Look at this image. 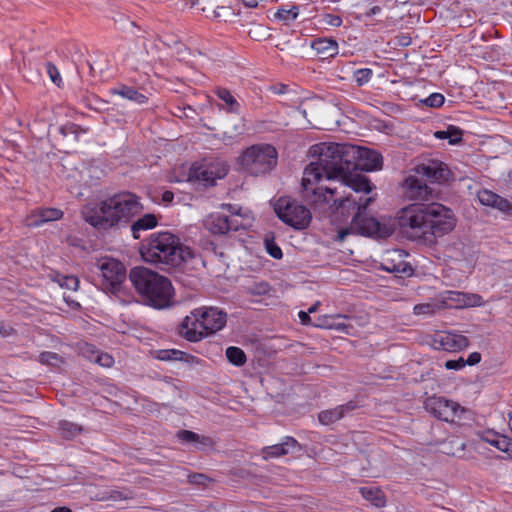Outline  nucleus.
Instances as JSON below:
<instances>
[{
  "label": "nucleus",
  "mask_w": 512,
  "mask_h": 512,
  "mask_svg": "<svg viewBox=\"0 0 512 512\" xmlns=\"http://www.w3.org/2000/svg\"><path fill=\"white\" fill-rule=\"evenodd\" d=\"M265 248L267 253L274 259H281L283 257V253L281 248L276 244L274 239H265Z\"/></svg>",
  "instance_id": "nucleus-39"
},
{
  "label": "nucleus",
  "mask_w": 512,
  "mask_h": 512,
  "mask_svg": "<svg viewBox=\"0 0 512 512\" xmlns=\"http://www.w3.org/2000/svg\"><path fill=\"white\" fill-rule=\"evenodd\" d=\"M227 320V315L216 307H200L186 316L181 325L180 333L188 341L197 342L202 338L221 330Z\"/></svg>",
  "instance_id": "nucleus-6"
},
{
  "label": "nucleus",
  "mask_w": 512,
  "mask_h": 512,
  "mask_svg": "<svg viewBox=\"0 0 512 512\" xmlns=\"http://www.w3.org/2000/svg\"><path fill=\"white\" fill-rule=\"evenodd\" d=\"M248 291L252 295H266L270 291V286L267 282L261 281L258 283H254L252 286L248 287Z\"/></svg>",
  "instance_id": "nucleus-42"
},
{
  "label": "nucleus",
  "mask_w": 512,
  "mask_h": 512,
  "mask_svg": "<svg viewBox=\"0 0 512 512\" xmlns=\"http://www.w3.org/2000/svg\"><path fill=\"white\" fill-rule=\"evenodd\" d=\"M63 217V211L57 208H38L25 219V224L29 227H39L44 223L56 221Z\"/></svg>",
  "instance_id": "nucleus-21"
},
{
  "label": "nucleus",
  "mask_w": 512,
  "mask_h": 512,
  "mask_svg": "<svg viewBox=\"0 0 512 512\" xmlns=\"http://www.w3.org/2000/svg\"><path fill=\"white\" fill-rule=\"evenodd\" d=\"M320 306V302L317 301L315 304H313L311 307L308 308V313L311 314V313H314L317 311L318 307Z\"/></svg>",
  "instance_id": "nucleus-58"
},
{
  "label": "nucleus",
  "mask_w": 512,
  "mask_h": 512,
  "mask_svg": "<svg viewBox=\"0 0 512 512\" xmlns=\"http://www.w3.org/2000/svg\"><path fill=\"white\" fill-rule=\"evenodd\" d=\"M444 96L440 93H432L427 98L421 100V103L425 106L432 107V108H438L441 107L444 103Z\"/></svg>",
  "instance_id": "nucleus-40"
},
{
  "label": "nucleus",
  "mask_w": 512,
  "mask_h": 512,
  "mask_svg": "<svg viewBox=\"0 0 512 512\" xmlns=\"http://www.w3.org/2000/svg\"><path fill=\"white\" fill-rule=\"evenodd\" d=\"M431 345L437 350L456 352L468 347L469 340L461 334L441 332L433 336Z\"/></svg>",
  "instance_id": "nucleus-18"
},
{
  "label": "nucleus",
  "mask_w": 512,
  "mask_h": 512,
  "mask_svg": "<svg viewBox=\"0 0 512 512\" xmlns=\"http://www.w3.org/2000/svg\"><path fill=\"white\" fill-rule=\"evenodd\" d=\"M142 210L139 197L130 192L115 194L99 203H88L82 211L83 219L97 229L108 230L126 225Z\"/></svg>",
  "instance_id": "nucleus-3"
},
{
  "label": "nucleus",
  "mask_w": 512,
  "mask_h": 512,
  "mask_svg": "<svg viewBox=\"0 0 512 512\" xmlns=\"http://www.w3.org/2000/svg\"><path fill=\"white\" fill-rule=\"evenodd\" d=\"M405 198L411 201H430L434 199V190L414 175H409L402 183Z\"/></svg>",
  "instance_id": "nucleus-16"
},
{
  "label": "nucleus",
  "mask_w": 512,
  "mask_h": 512,
  "mask_svg": "<svg viewBox=\"0 0 512 512\" xmlns=\"http://www.w3.org/2000/svg\"><path fill=\"white\" fill-rule=\"evenodd\" d=\"M380 11H381V8L379 6H374L371 9V14L375 15V14L379 13Z\"/></svg>",
  "instance_id": "nucleus-60"
},
{
  "label": "nucleus",
  "mask_w": 512,
  "mask_h": 512,
  "mask_svg": "<svg viewBox=\"0 0 512 512\" xmlns=\"http://www.w3.org/2000/svg\"><path fill=\"white\" fill-rule=\"evenodd\" d=\"M415 172L432 183L442 184L452 178V173L448 166L444 162L436 159H429L416 165Z\"/></svg>",
  "instance_id": "nucleus-14"
},
{
  "label": "nucleus",
  "mask_w": 512,
  "mask_h": 512,
  "mask_svg": "<svg viewBox=\"0 0 512 512\" xmlns=\"http://www.w3.org/2000/svg\"><path fill=\"white\" fill-rule=\"evenodd\" d=\"M356 408L353 402H348L339 405L335 408L321 411L318 415L319 422L323 425H330L342 419L346 414L350 413Z\"/></svg>",
  "instance_id": "nucleus-23"
},
{
  "label": "nucleus",
  "mask_w": 512,
  "mask_h": 512,
  "mask_svg": "<svg viewBox=\"0 0 512 512\" xmlns=\"http://www.w3.org/2000/svg\"><path fill=\"white\" fill-rule=\"evenodd\" d=\"M58 282L61 287L74 291L77 290L79 286V280L76 276H61Z\"/></svg>",
  "instance_id": "nucleus-41"
},
{
  "label": "nucleus",
  "mask_w": 512,
  "mask_h": 512,
  "mask_svg": "<svg viewBox=\"0 0 512 512\" xmlns=\"http://www.w3.org/2000/svg\"><path fill=\"white\" fill-rule=\"evenodd\" d=\"M404 45H407V42H406V39H403V42H402Z\"/></svg>",
  "instance_id": "nucleus-63"
},
{
  "label": "nucleus",
  "mask_w": 512,
  "mask_h": 512,
  "mask_svg": "<svg viewBox=\"0 0 512 512\" xmlns=\"http://www.w3.org/2000/svg\"><path fill=\"white\" fill-rule=\"evenodd\" d=\"M96 268L101 275L102 288L112 294L118 293L126 279L125 266L116 259L103 257L97 261Z\"/></svg>",
  "instance_id": "nucleus-11"
},
{
  "label": "nucleus",
  "mask_w": 512,
  "mask_h": 512,
  "mask_svg": "<svg viewBox=\"0 0 512 512\" xmlns=\"http://www.w3.org/2000/svg\"><path fill=\"white\" fill-rule=\"evenodd\" d=\"M174 199V194L173 192L171 191H165L163 194H162V201L165 203V204H170Z\"/></svg>",
  "instance_id": "nucleus-54"
},
{
  "label": "nucleus",
  "mask_w": 512,
  "mask_h": 512,
  "mask_svg": "<svg viewBox=\"0 0 512 512\" xmlns=\"http://www.w3.org/2000/svg\"><path fill=\"white\" fill-rule=\"evenodd\" d=\"M439 310H441V305H440L437 297L432 302L420 303L413 307V313H414V315H417V316H420V315L432 316Z\"/></svg>",
  "instance_id": "nucleus-33"
},
{
  "label": "nucleus",
  "mask_w": 512,
  "mask_h": 512,
  "mask_svg": "<svg viewBox=\"0 0 512 512\" xmlns=\"http://www.w3.org/2000/svg\"><path fill=\"white\" fill-rule=\"evenodd\" d=\"M221 208L227 210L230 214L223 212H213L204 219V226L212 234L225 235L231 231L246 229L247 223L240 213L241 208H236L232 204H222Z\"/></svg>",
  "instance_id": "nucleus-9"
},
{
  "label": "nucleus",
  "mask_w": 512,
  "mask_h": 512,
  "mask_svg": "<svg viewBox=\"0 0 512 512\" xmlns=\"http://www.w3.org/2000/svg\"><path fill=\"white\" fill-rule=\"evenodd\" d=\"M242 166L252 175L269 172L277 163V151L268 144L254 145L241 156Z\"/></svg>",
  "instance_id": "nucleus-8"
},
{
  "label": "nucleus",
  "mask_w": 512,
  "mask_h": 512,
  "mask_svg": "<svg viewBox=\"0 0 512 512\" xmlns=\"http://www.w3.org/2000/svg\"><path fill=\"white\" fill-rule=\"evenodd\" d=\"M500 437H502V435L494 431H485L481 435V439L493 447H495V442H498Z\"/></svg>",
  "instance_id": "nucleus-46"
},
{
  "label": "nucleus",
  "mask_w": 512,
  "mask_h": 512,
  "mask_svg": "<svg viewBox=\"0 0 512 512\" xmlns=\"http://www.w3.org/2000/svg\"><path fill=\"white\" fill-rule=\"evenodd\" d=\"M178 438L184 442H196L199 440L200 436L189 430H181L178 432Z\"/></svg>",
  "instance_id": "nucleus-47"
},
{
  "label": "nucleus",
  "mask_w": 512,
  "mask_h": 512,
  "mask_svg": "<svg viewBox=\"0 0 512 512\" xmlns=\"http://www.w3.org/2000/svg\"><path fill=\"white\" fill-rule=\"evenodd\" d=\"M437 298L441 305V309H463L468 307H480L484 305L482 296L476 293H465L449 290L440 293Z\"/></svg>",
  "instance_id": "nucleus-13"
},
{
  "label": "nucleus",
  "mask_w": 512,
  "mask_h": 512,
  "mask_svg": "<svg viewBox=\"0 0 512 512\" xmlns=\"http://www.w3.org/2000/svg\"><path fill=\"white\" fill-rule=\"evenodd\" d=\"M158 219L154 214H145L131 225V232L134 239L140 238V232L153 229L157 226Z\"/></svg>",
  "instance_id": "nucleus-27"
},
{
  "label": "nucleus",
  "mask_w": 512,
  "mask_h": 512,
  "mask_svg": "<svg viewBox=\"0 0 512 512\" xmlns=\"http://www.w3.org/2000/svg\"><path fill=\"white\" fill-rule=\"evenodd\" d=\"M372 76L373 71L370 68L357 69L353 73V79L359 87L367 84L371 80Z\"/></svg>",
  "instance_id": "nucleus-37"
},
{
  "label": "nucleus",
  "mask_w": 512,
  "mask_h": 512,
  "mask_svg": "<svg viewBox=\"0 0 512 512\" xmlns=\"http://www.w3.org/2000/svg\"><path fill=\"white\" fill-rule=\"evenodd\" d=\"M465 367L464 358L460 357L456 360H448L445 362V368L448 370H461Z\"/></svg>",
  "instance_id": "nucleus-49"
},
{
  "label": "nucleus",
  "mask_w": 512,
  "mask_h": 512,
  "mask_svg": "<svg viewBox=\"0 0 512 512\" xmlns=\"http://www.w3.org/2000/svg\"><path fill=\"white\" fill-rule=\"evenodd\" d=\"M262 27L261 26H257L255 27V29H251L249 31V35L252 37V38H256V36H258V30H261Z\"/></svg>",
  "instance_id": "nucleus-56"
},
{
  "label": "nucleus",
  "mask_w": 512,
  "mask_h": 512,
  "mask_svg": "<svg viewBox=\"0 0 512 512\" xmlns=\"http://www.w3.org/2000/svg\"><path fill=\"white\" fill-rule=\"evenodd\" d=\"M248 7H256L261 0H242Z\"/></svg>",
  "instance_id": "nucleus-55"
},
{
  "label": "nucleus",
  "mask_w": 512,
  "mask_h": 512,
  "mask_svg": "<svg viewBox=\"0 0 512 512\" xmlns=\"http://www.w3.org/2000/svg\"><path fill=\"white\" fill-rule=\"evenodd\" d=\"M226 357L231 364L237 367L243 366L247 360L244 351L235 346H231L226 349Z\"/></svg>",
  "instance_id": "nucleus-35"
},
{
  "label": "nucleus",
  "mask_w": 512,
  "mask_h": 512,
  "mask_svg": "<svg viewBox=\"0 0 512 512\" xmlns=\"http://www.w3.org/2000/svg\"><path fill=\"white\" fill-rule=\"evenodd\" d=\"M311 48L321 59H328L338 54V43L332 38H317L311 44Z\"/></svg>",
  "instance_id": "nucleus-24"
},
{
  "label": "nucleus",
  "mask_w": 512,
  "mask_h": 512,
  "mask_svg": "<svg viewBox=\"0 0 512 512\" xmlns=\"http://www.w3.org/2000/svg\"><path fill=\"white\" fill-rule=\"evenodd\" d=\"M322 23L330 27H340L343 23L342 18L339 15L326 13L322 16Z\"/></svg>",
  "instance_id": "nucleus-43"
},
{
  "label": "nucleus",
  "mask_w": 512,
  "mask_h": 512,
  "mask_svg": "<svg viewBox=\"0 0 512 512\" xmlns=\"http://www.w3.org/2000/svg\"><path fill=\"white\" fill-rule=\"evenodd\" d=\"M215 94L227 105V112L239 114L240 104L228 89L219 87L215 90Z\"/></svg>",
  "instance_id": "nucleus-30"
},
{
  "label": "nucleus",
  "mask_w": 512,
  "mask_h": 512,
  "mask_svg": "<svg viewBox=\"0 0 512 512\" xmlns=\"http://www.w3.org/2000/svg\"><path fill=\"white\" fill-rule=\"evenodd\" d=\"M358 171L351 172L349 176L346 178H334L333 180H339L341 182V185L343 186H349L352 190L355 192H364V193H370L372 190V186L370 184V181L357 173Z\"/></svg>",
  "instance_id": "nucleus-25"
},
{
  "label": "nucleus",
  "mask_w": 512,
  "mask_h": 512,
  "mask_svg": "<svg viewBox=\"0 0 512 512\" xmlns=\"http://www.w3.org/2000/svg\"><path fill=\"white\" fill-rule=\"evenodd\" d=\"M296 448H300L298 441L294 437L285 436L280 443L263 447L261 454L264 460H268L285 456Z\"/></svg>",
  "instance_id": "nucleus-20"
},
{
  "label": "nucleus",
  "mask_w": 512,
  "mask_h": 512,
  "mask_svg": "<svg viewBox=\"0 0 512 512\" xmlns=\"http://www.w3.org/2000/svg\"><path fill=\"white\" fill-rule=\"evenodd\" d=\"M140 254L146 263L162 269L175 268L192 258L190 248L171 232L152 233L141 245Z\"/></svg>",
  "instance_id": "nucleus-4"
},
{
  "label": "nucleus",
  "mask_w": 512,
  "mask_h": 512,
  "mask_svg": "<svg viewBox=\"0 0 512 512\" xmlns=\"http://www.w3.org/2000/svg\"><path fill=\"white\" fill-rule=\"evenodd\" d=\"M89 131V128L87 127H81L80 125H77L75 123H66L65 125L61 126L59 129V132L63 137H68L70 135L73 136L74 141L79 140L80 134H85Z\"/></svg>",
  "instance_id": "nucleus-36"
},
{
  "label": "nucleus",
  "mask_w": 512,
  "mask_h": 512,
  "mask_svg": "<svg viewBox=\"0 0 512 512\" xmlns=\"http://www.w3.org/2000/svg\"><path fill=\"white\" fill-rule=\"evenodd\" d=\"M404 45H407V42H406V39H403V42H402Z\"/></svg>",
  "instance_id": "nucleus-64"
},
{
  "label": "nucleus",
  "mask_w": 512,
  "mask_h": 512,
  "mask_svg": "<svg viewBox=\"0 0 512 512\" xmlns=\"http://www.w3.org/2000/svg\"><path fill=\"white\" fill-rule=\"evenodd\" d=\"M437 139H448L450 144H457L462 139L461 131L454 127L449 126L446 130H439L434 133Z\"/></svg>",
  "instance_id": "nucleus-34"
},
{
  "label": "nucleus",
  "mask_w": 512,
  "mask_h": 512,
  "mask_svg": "<svg viewBox=\"0 0 512 512\" xmlns=\"http://www.w3.org/2000/svg\"><path fill=\"white\" fill-rule=\"evenodd\" d=\"M398 225L410 236L427 244L450 233L456 226L453 211L440 204H411L401 209L397 216Z\"/></svg>",
  "instance_id": "nucleus-2"
},
{
  "label": "nucleus",
  "mask_w": 512,
  "mask_h": 512,
  "mask_svg": "<svg viewBox=\"0 0 512 512\" xmlns=\"http://www.w3.org/2000/svg\"><path fill=\"white\" fill-rule=\"evenodd\" d=\"M335 327L337 329L344 330L347 326L344 325L343 323H337V324H335Z\"/></svg>",
  "instance_id": "nucleus-61"
},
{
  "label": "nucleus",
  "mask_w": 512,
  "mask_h": 512,
  "mask_svg": "<svg viewBox=\"0 0 512 512\" xmlns=\"http://www.w3.org/2000/svg\"><path fill=\"white\" fill-rule=\"evenodd\" d=\"M51 512H72V510L68 507L62 506L54 508Z\"/></svg>",
  "instance_id": "nucleus-57"
},
{
  "label": "nucleus",
  "mask_w": 512,
  "mask_h": 512,
  "mask_svg": "<svg viewBox=\"0 0 512 512\" xmlns=\"http://www.w3.org/2000/svg\"><path fill=\"white\" fill-rule=\"evenodd\" d=\"M508 425L512 432V411L508 413Z\"/></svg>",
  "instance_id": "nucleus-59"
},
{
  "label": "nucleus",
  "mask_w": 512,
  "mask_h": 512,
  "mask_svg": "<svg viewBox=\"0 0 512 512\" xmlns=\"http://www.w3.org/2000/svg\"><path fill=\"white\" fill-rule=\"evenodd\" d=\"M385 270L389 271V272H396V273H411L412 272V268L402 262V263H399L398 265L394 264V263H391V265L387 264L385 265Z\"/></svg>",
  "instance_id": "nucleus-44"
},
{
  "label": "nucleus",
  "mask_w": 512,
  "mask_h": 512,
  "mask_svg": "<svg viewBox=\"0 0 512 512\" xmlns=\"http://www.w3.org/2000/svg\"><path fill=\"white\" fill-rule=\"evenodd\" d=\"M46 72L50 78V80L57 86L61 87L63 85V80L60 75L58 68L51 62L46 63Z\"/></svg>",
  "instance_id": "nucleus-38"
},
{
  "label": "nucleus",
  "mask_w": 512,
  "mask_h": 512,
  "mask_svg": "<svg viewBox=\"0 0 512 512\" xmlns=\"http://www.w3.org/2000/svg\"><path fill=\"white\" fill-rule=\"evenodd\" d=\"M228 173V167L222 162L205 163L201 165H193L189 179L203 182L204 185H213L216 179L225 177Z\"/></svg>",
  "instance_id": "nucleus-15"
},
{
  "label": "nucleus",
  "mask_w": 512,
  "mask_h": 512,
  "mask_svg": "<svg viewBox=\"0 0 512 512\" xmlns=\"http://www.w3.org/2000/svg\"><path fill=\"white\" fill-rule=\"evenodd\" d=\"M477 198L482 205L496 209L505 215L512 216V202L499 194L488 189H481L477 193Z\"/></svg>",
  "instance_id": "nucleus-19"
},
{
  "label": "nucleus",
  "mask_w": 512,
  "mask_h": 512,
  "mask_svg": "<svg viewBox=\"0 0 512 512\" xmlns=\"http://www.w3.org/2000/svg\"><path fill=\"white\" fill-rule=\"evenodd\" d=\"M372 201V197H367L365 200L360 199L358 202L353 200V208H357V213L353 217L351 227L341 229L338 232V239L340 241H343L353 230H356L361 235L376 236L380 238L387 237L390 234L389 229L385 225L381 224L377 219L362 215V212L366 210Z\"/></svg>",
  "instance_id": "nucleus-7"
},
{
  "label": "nucleus",
  "mask_w": 512,
  "mask_h": 512,
  "mask_svg": "<svg viewBox=\"0 0 512 512\" xmlns=\"http://www.w3.org/2000/svg\"><path fill=\"white\" fill-rule=\"evenodd\" d=\"M58 428L60 431V435L64 439H68V440L73 439L74 437H76L83 431L82 426L78 425L77 423L67 421V420L60 421Z\"/></svg>",
  "instance_id": "nucleus-32"
},
{
  "label": "nucleus",
  "mask_w": 512,
  "mask_h": 512,
  "mask_svg": "<svg viewBox=\"0 0 512 512\" xmlns=\"http://www.w3.org/2000/svg\"><path fill=\"white\" fill-rule=\"evenodd\" d=\"M481 361V354L479 352H472L469 354L468 358L465 360L466 365H476Z\"/></svg>",
  "instance_id": "nucleus-52"
},
{
  "label": "nucleus",
  "mask_w": 512,
  "mask_h": 512,
  "mask_svg": "<svg viewBox=\"0 0 512 512\" xmlns=\"http://www.w3.org/2000/svg\"><path fill=\"white\" fill-rule=\"evenodd\" d=\"M429 406L435 417L446 422H453L464 412V408L458 403L443 397L431 399Z\"/></svg>",
  "instance_id": "nucleus-17"
},
{
  "label": "nucleus",
  "mask_w": 512,
  "mask_h": 512,
  "mask_svg": "<svg viewBox=\"0 0 512 512\" xmlns=\"http://www.w3.org/2000/svg\"><path fill=\"white\" fill-rule=\"evenodd\" d=\"M112 95H118L124 99L135 102L136 104L143 105L148 102V97L139 92L133 87L127 85H120L110 90Z\"/></svg>",
  "instance_id": "nucleus-26"
},
{
  "label": "nucleus",
  "mask_w": 512,
  "mask_h": 512,
  "mask_svg": "<svg viewBox=\"0 0 512 512\" xmlns=\"http://www.w3.org/2000/svg\"><path fill=\"white\" fill-rule=\"evenodd\" d=\"M512 445L511 439L508 436L502 435L498 442H495V448L502 452H507Z\"/></svg>",
  "instance_id": "nucleus-48"
},
{
  "label": "nucleus",
  "mask_w": 512,
  "mask_h": 512,
  "mask_svg": "<svg viewBox=\"0 0 512 512\" xmlns=\"http://www.w3.org/2000/svg\"><path fill=\"white\" fill-rule=\"evenodd\" d=\"M16 334V330L9 325H6L4 322L0 321V336L1 337H9Z\"/></svg>",
  "instance_id": "nucleus-51"
},
{
  "label": "nucleus",
  "mask_w": 512,
  "mask_h": 512,
  "mask_svg": "<svg viewBox=\"0 0 512 512\" xmlns=\"http://www.w3.org/2000/svg\"><path fill=\"white\" fill-rule=\"evenodd\" d=\"M300 8L297 5H287L280 7L274 14L275 19L289 24L294 21L299 15Z\"/></svg>",
  "instance_id": "nucleus-31"
},
{
  "label": "nucleus",
  "mask_w": 512,
  "mask_h": 512,
  "mask_svg": "<svg viewBox=\"0 0 512 512\" xmlns=\"http://www.w3.org/2000/svg\"><path fill=\"white\" fill-rule=\"evenodd\" d=\"M80 352L86 359L102 367L110 368L114 364V358L110 354L98 351L92 344L84 343Z\"/></svg>",
  "instance_id": "nucleus-22"
},
{
  "label": "nucleus",
  "mask_w": 512,
  "mask_h": 512,
  "mask_svg": "<svg viewBox=\"0 0 512 512\" xmlns=\"http://www.w3.org/2000/svg\"><path fill=\"white\" fill-rule=\"evenodd\" d=\"M298 317L300 319V322L304 325H309L311 324V318H310V314L308 312H305V311H300L298 313Z\"/></svg>",
  "instance_id": "nucleus-53"
},
{
  "label": "nucleus",
  "mask_w": 512,
  "mask_h": 512,
  "mask_svg": "<svg viewBox=\"0 0 512 512\" xmlns=\"http://www.w3.org/2000/svg\"><path fill=\"white\" fill-rule=\"evenodd\" d=\"M59 361V356L54 352H42L39 355V362L42 364H54Z\"/></svg>",
  "instance_id": "nucleus-45"
},
{
  "label": "nucleus",
  "mask_w": 512,
  "mask_h": 512,
  "mask_svg": "<svg viewBox=\"0 0 512 512\" xmlns=\"http://www.w3.org/2000/svg\"><path fill=\"white\" fill-rule=\"evenodd\" d=\"M306 178L305 172L303 173L302 178V187L304 191V196L315 206L320 207L323 204H330L333 202L332 206L337 207H346L351 205V199L349 197H345L343 199H334V195L336 193V189L330 187H315L321 179L326 177V173L324 170L321 171V176L319 179H315L309 183H305L304 179Z\"/></svg>",
  "instance_id": "nucleus-12"
},
{
  "label": "nucleus",
  "mask_w": 512,
  "mask_h": 512,
  "mask_svg": "<svg viewBox=\"0 0 512 512\" xmlns=\"http://www.w3.org/2000/svg\"><path fill=\"white\" fill-rule=\"evenodd\" d=\"M310 152L318 156V161L305 168L306 184L319 179L322 170L327 179H334L346 178L351 172L374 171L382 167L381 154L368 148L323 142L313 145Z\"/></svg>",
  "instance_id": "nucleus-1"
},
{
  "label": "nucleus",
  "mask_w": 512,
  "mask_h": 512,
  "mask_svg": "<svg viewBox=\"0 0 512 512\" xmlns=\"http://www.w3.org/2000/svg\"><path fill=\"white\" fill-rule=\"evenodd\" d=\"M274 209L284 223L295 229H304L311 222L310 210L290 197H280Z\"/></svg>",
  "instance_id": "nucleus-10"
},
{
  "label": "nucleus",
  "mask_w": 512,
  "mask_h": 512,
  "mask_svg": "<svg viewBox=\"0 0 512 512\" xmlns=\"http://www.w3.org/2000/svg\"><path fill=\"white\" fill-rule=\"evenodd\" d=\"M161 361H185L189 362V358L193 356L178 349H161L156 351V356Z\"/></svg>",
  "instance_id": "nucleus-29"
},
{
  "label": "nucleus",
  "mask_w": 512,
  "mask_h": 512,
  "mask_svg": "<svg viewBox=\"0 0 512 512\" xmlns=\"http://www.w3.org/2000/svg\"><path fill=\"white\" fill-rule=\"evenodd\" d=\"M129 279L146 305L156 309L171 305L173 287L167 277L145 267H134Z\"/></svg>",
  "instance_id": "nucleus-5"
},
{
  "label": "nucleus",
  "mask_w": 512,
  "mask_h": 512,
  "mask_svg": "<svg viewBox=\"0 0 512 512\" xmlns=\"http://www.w3.org/2000/svg\"><path fill=\"white\" fill-rule=\"evenodd\" d=\"M207 479V476L202 473H194L188 476V481L197 485H203Z\"/></svg>",
  "instance_id": "nucleus-50"
},
{
  "label": "nucleus",
  "mask_w": 512,
  "mask_h": 512,
  "mask_svg": "<svg viewBox=\"0 0 512 512\" xmlns=\"http://www.w3.org/2000/svg\"><path fill=\"white\" fill-rule=\"evenodd\" d=\"M286 88H287V87L283 85L281 88H279V91H277L276 93H280V94H281V93H284V92H285V90H286Z\"/></svg>",
  "instance_id": "nucleus-62"
},
{
  "label": "nucleus",
  "mask_w": 512,
  "mask_h": 512,
  "mask_svg": "<svg viewBox=\"0 0 512 512\" xmlns=\"http://www.w3.org/2000/svg\"><path fill=\"white\" fill-rule=\"evenodd\" d=\"M360 493L375 507H384L386 504L384 493L378 487H361Z\"/></svg>",
  "instance_id": "nucleus-28"
}]
</instances>
